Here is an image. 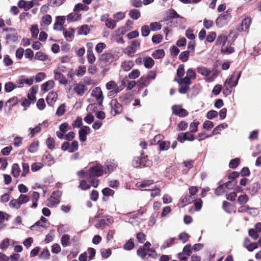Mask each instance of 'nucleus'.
Masks as SVG:
<instances>
[{"instance_id": "8", "label": "nucleus", "mask_w": 261, "mask_h": 261, "mask_svg": "<svg viewBox=\"0 0 261 261\" xmlns=\"http://www.w3.org/2000/svg\"><path fill=\"white\" fill-rule=\"evenodd\" d=\"M61 148L64 151H68L72 153L78 150L79 144L77 141H73L71 144L68 142H65L62 144Z\"/></svg>"}, {"instance_id": "42", "label": "nucleus", "mask_w": 261, "mask_h": 261, "mask_svg": "<svg viewBox=\"0 0 261 261\" xmlns=\"http://www.w3.org/2000/svg\"><path fill=\"white\" fill-rule=\"evenodd\" d=\"M129 15L132 18L137 20L140 17V13L138 10L133 9L129 11Z\"/></svg>"}, {"instance_id": "24", "label": "nucleus", "mask_w": 261, "mask_h": 261, "mask_svg": "<svg viewBox=\"0 0 261 261\" xmlns=\"http://www.w3.org/2000/svg\"><path fill=\"white\" fill-rule=\"evenodd\" d=\"M101 59L106 62L112 63L114 60V56L111 53H106L101 55Z\"/></svg>"}, {"instance_id": "40", "label": "nucleus", "mask_w": 261, "mask_h": 261, "mask_svg": "<svg viewBox=\"0 0 261 261\" xmlns=\"http://www.w3.org/2000/svg\"><path fill=\"white\" fill-rule=\"evenodd\" d=\"M9 206L10 207L18 210L20 208L21 205L18 200V199H13L11 200L9 203Z\"/></svg>"}, {"instance_id": "37", "label": "nucleus", "mask_w": 261, "mask_h": 261, "mask_svg": "<svg viewBox=\"0 0 261 261\" xmlns=\"http://www.w3.org/2000/svg\"><path fill=\"white\" fill-rule=\"evenodd\" d=\"M17 87L18 86L14 85L12 82H7L5 85V91L6 92H10Z\"/></svg>"}, {"instance_id": "10", "label": "nucleus", "mask_w": 261, "mask_h": 261, "mask_svg": "<svg viewBox=\"0 0 261 261\" xmlns=\"http://www.w3.org/2000/svg\"><path fill=\"white\" fill-rule=\"evenodd\" d=\"M172 112L174 114L180 117H184L188 115L186 109L182 108L180 105H174L172 107Z\"/></svg>"}, {"instance_id": "20", "label": "nucleus", "mask_w": 261, "mask_h": 261, "mask_svg": "<svg viewBox=\"0 0 261 261\" xmlns=\"http://www.w3.org/2000/svg\"><path fill=\"white\" fill-rule=\"evenodd\" d=\"M58 97V94L55 92H49L46 97V101L48 105L53 106L56 101Z\"/></svg>"}, {"instance_id": "38", "label": "nucleus", "mask_w": 261, "mask_h": 261, "mask_svg": "<svg viewBox=\"0 0 261 261\" xmlns=\"http://www.w3.org/2000/svg\"><path fill=\"white\" fill-rule=\"evenodd\" d=\"M165 56L164 50L163 49H158L154 51L152 56L154 59H161Z\"/></svg>"}, {"instance_id": "55", "label": "nucleus", "mask_w": 261, "mask_h": 261, "mask_svg": "<svg viewBox=\"0 0 261 261\" xmlns=\"http://www.w3.org/2000/svg\"><path fill=\"white\" fill-rule=\"evenodd\" d=\"M150 28L148 25H144L141 28V35L143 37H147L149 35Z\"/></svg>"}, {"instance_id": "17", "label": "nucleus", "mask_w": 261, "mask_h": 261, "mask_svg": "<svg viewBox=\"0 0 261 261\" xmlns=\"http://www.w3.org/2000/svg\"><path fill=\"white\" fill-rule=\"evenodd\" d=\"M92 96L95 97L99 102H102L103 100V96L102 91L100 87H95L92 91Z\"/></svg>"}, {"instance_id": "52", "label": "nucleus", "mask_w": 261, "mask_h": 261, "mask_svg": "<svg viewBox=\"0 0 261 261\" xmlns=\"http://www.w3.org/2000/svg\"><path fill=\"white\" fill-rule=\"evenodd\" d=\"M18 200L21 205L22 204H24L29 202L30 200V197L27 195L21 194L18 197Z\"/></svg>"}, {"instance_id": "7", "label": "nucleus", "mask_w": 261, "mask_h": 261, "mask_svg": "<svg viewBox=\"0 0 261 261\" xmlns=\"http://www.w3.org/2000/svg\"><path fill=\"white\" fill-rule=\"evenodd\" d=\"M136 186L141 190L149 191V189L155 188V184L152 180H144L136 183Z\"/></svg>"}, {"instance_id": "5", "label": "nucleus", "mask_w": 261, "mask_h": 261, "mask_svg": "<svg viewBox=\"0 0 261 261\" xmlns=\"http://www.w3.org/2000/svg\"><path fill=\"white\" fill-rule=\"evenodd\" d=\"M103 170L102 167L99 164L91 166L89 169V178H93L96 176H100L102 175Z\"/></svg>"}, {"instance_id": "54", "label": "nucleus", "mask_w": 261, "mask_h": 261, "mask_svg": "<svg viewBox=\"0 0 261 261\" xmlns=\"http://www.w3.org/2000/svg\"><path fill=\"white\" fill-rule=\"evenodd\" d=\"M46 145L49 149H53L55 147V141L53 138H48L46 141Z\"/></svg>"}, {"instance_id": "49", "label": "nucleus", "mask_w": 261, "mask_h": 261, "mask_svg": "<svg viewBox=\"0 0 261 261\" xmlns=\"http://www.w3.org/2000/svg\"><path fill=\"white\" fill-rule=\"evenodd\" d=\"M86 68L84 66H80L75 71V74L77 76H82L86 72Z\"/></svg>"}, {"instance_id": "33", "label": "nucleus", "mask_w": 261, "mask_h": 261, "mask_svg": "<svg viewBox=\"0 0 261 261\" xmlns=\"http://www.w3.org/2000/svg\"><path fill=\"white\" fill-rule=\"evenodd\" d=\"M222 52L226 54H231L234 51L233 47L228 44L222 45L221 47Z\"/></svg>"}, {"instance_id": "11", "label": "nucleus", "mask_w": 261, "mask_h": 261, "mask_svg": "<svg viewBox=\"0 0 261 261\" xmlns=\"http://www.w3.org/2000/svg\"><path fill=\"white\" fill-rule=\"evenodd\" d=\"M33 82L34 77L28 79L25 75H21L18 78L16 83L18 87H22L24 84L31 86L33 84Z\"/></svg>"}, {"instance_id": "30", "label": "nucleus", "mask_w": 261, "mask_h": 261, "mask_svg": "<svg viewBox=\"0 0 261 261\" xmlns=\"http://www.w3.org/2000/svg\"><path fill=\"white\" fill-rule=\"evenodd\" d=\"M20 169L18 164H14L12 167V174L14 177H18L20 175Z\"/></svg>"}, {"instance_id": "31", "label": "nucleus", "mask_w": 261, "mask_h": 261, "mask_svg": "<svg viewBox=\"0 0 261 261\" xmlns=\"http://www.w3.org/2000/svg\"><path fill=\"white\" fill-rule=\"evenodd\" d=\"M88 10V7L84 5L81 3H79L75 5L73 11L79 13L81 11H87Z\"/></svg>"}, {"instance_id": "63", "label": "nucleus", "mask_w": 261, "mask_h": 261, "mask_svg": "<svg viewBox=\"0 0 261 261\" xmlns=\"http://www.w3.org/2000/svg\"><path fill=\"white\" fill-rule=\"evenodd\" d=\"M106 25L109 29H113L116 25V21L110 19H107L106 20Z\"/></svg>"}, {"instance_id": "36", "label": "nucleus", "mask_w": 261, "mask_h": 261, "mask_svg": "<svg viewBox=\"0 0 261 261\" xmlns=\"http://www.w3.org/2000/svg\"><path fill=\"white\" fill-rule=\"evenodd\" d=\"M223 207L224 211L228 213H231L233 209L232 204L225 201L223 202Z\"/></svg>"}, {"instance_id": "1", "label": "nucleus", "mask_w": 261, "mask_h": 261, "mask_svg": "<svg viewBox=\"0 0 261 261\" xmlns=\"http://www.w3.org/2000/svg\"><path fill=\"white\" fill-rule=\"evenodd\" d=\"M231 9H228L217 18L215 23L218 28H221L228 23L231 18Z\"/></svg>"}, {"instance_id": "59", "label": "nucleus", "mask_w": 261, "mask_h": 261, "mask_svg": "<svg viewBox=\"0 0 261 261\" xmlns=\"http://www.w3.org/2000/svg\"><path fill=\"white\" fill-rule=\"evenodd\" d=\"M199 122L197 121L194 120L190 124V130L191 133H196L197 131V127Z\"/></svg>"}, {"instance_id": "64", "label": "nucleus", "mask_w": 261, "mask_h": 261, "mask_svg": "<svg viewBox=\"0 0 261 261\" xmlns=\"http://www.w3.org/2000/svg\"><path fill=\"white\" fill-rule=\"evenodd\" d=\"M60 130L63 132L64 134L66 133L68 130L71 129V127L69 125V124L67 122H64L62 123L59 126Z\"/></svg>"}, {"instance_id": "3", "label": "nucleus", "mask_w": 261, "mask_h": 261, "mask_svg": "<svg viewBox=\"0 0 261 261\" xmlns=\"http://www.w3.org/2000/svg\"><path fill=\"white\" fill-rule=\"evenodd\" d=\"M61 195L62 192L60 191L53 192L50 197L46 201V205L50 207L56 206L60 202Z\"/></svg>"}, {"instance_id": "23", "label": "nucleus", "mask_w": 261, "mask_h": 261, "mask_svg": "<svg viewBox=\"0 0 261 261\" xmlns=\"http://www.w3.org/2000/svg\"><path fill=\"white\" fill-rule=\"evenodd\" d=\"M194 199V197L192 196L186 195L185 197L181 200L180 202L178 204L179 207H184L185 205L191 203Z\"/></svg>"}, {"instance_id": "16", "label": "nucleus", "mask_w": 261, "mask_h": 261, "mask_svg": "<svg viewBox=\"0 0 261 261\" xmlns=\"http://www.w3.org/2000/svg\"><path fill=\"white\" fill-rule=\"evenodd\" d=\"M110 105L112 110L114 112V115L120 114L123 110L122 106L119 103L116 99L112 100Z\"/></svg>"}, {"instance_id": "39", "label": "nucleus", "mask_w": 261, "mask_h": 261, "mask_svg": "<svg viewBox=\"0 0 261 261\" xmlns=\"http://www.w3.org/2000/svg\"><path fill=\"white\" fill-rule=\"evenodd\" d=\"M89 32V29L87 25H83L79 29L78 31L79 35H87Z\"/></svg>"}, {"instance_id": "48", "label": "nucleus", "mask_w": 261, "mask_h": 261, "mask_svg": "<svg viewBox=\"0 0 261 261\" xmlns=\"http://www.w3.org/2000/svg\"><path fill=\"white\" fill-rule=\"evenodd\" d=\"M87 59L90 64L93 63L95 61V57L91 49L87 50Z\"/></svg>"}, {"instance_id": "26", "label": "nucleus", "mask_w": 261, "mask_h": 261, "mask_svg": "<svg viewBox=\"0 0 261 261\" xmlns=\"http://www.w3.org/2000/svg\"><path fill=\"white\" fill-rule=\"evenodd\" d=\"M144 66L147 68H151L154 64V60L150 57L143 58Z\"/></svg>"}, {"instance_id": "44", "label": "nucleus", "mask_w": 261, "mask_h": 261, "mask_svg": "<svg viewBox=\"0 0 261 261\" xmlns=\"http://www.w3.org/2000/svg\"><path fill=\"white\" fill-rule=\"evenodd\" d=\"M35 59L44 61L47 60L48 57L47 55H46L45 54H44L42 52L38 51L35 54Z\"/></svg>"}, {"instance_id": "43", "label": "nucleus", "mask_w": 261, "mask_h": 261, "mask_svg": "<svg viewBox=\"0 0 261 261\" xmlns=\"http://www.w3.org/2000/svg\"><path fill=\"white\" fill-rule=\"evenodd\" d=\"M149 191H151L150 196L154 198L157 196H159L161 193V189L159 187H157L155 185V188L149 189Z\"/></svg>"}, {"instance_id": "9", "label": "nucleus", "mask_w": 261, "mask_h": 261, "mask_svg": "<svg viewBox=\"0 0 261 261\" xmlns=\"http://www.w3.org/2000/svg\"><path fill=\"white\" fill-rule=\"evenodd\" d=\"M251 23V18L248 17H246L242 20L241 24L237 27L236 29L239 32L248 31Z\"/></svg>"}, {"instance_id": "28", "label": "nucleus", "mask_w": 261, "mask_h": 261, "mask_svg": "<svg viewBox=\"0 0 261 261\" xmlns=\"http://www.w3.org/2000/svg\"><path fill=\"white\" fill-rule=\"evenodd\" d=\"M40 197V194L37 192H33L32 195V201L33 204L31 206L32 208H36L37 206V201Z\"/></svg>"}, {"instance_id": "51", "label": "nucleus", "mask_w": 261, "mask_h": 261, "mask_svg": "<svg viewBox=\"0 0 261 261\" xmlns=\"http://www.w3.org/2000/svg\"><path fill=\"white\" fill-rule=\"evenodd\" d=\"M135 53L136 50L132 46H128L124 50V53L130 57H133Z\"/></svg>"}, {"instance_id": "2", "label": "nucleus", "mask_w": 261, "mask_h": 261, "mask_svg": "<svg viewBox=\"0 0 261 261\" xmlns=\"http://www.w3.org/2000/svg\"><path fill=\"white\" fill-rule=\"evenodd\" d=\"M197 72L205 77V81L211 82L217 76L215 70H210L204 66H200L197 68Z\"/></svg>"}, {"instance_id": "14", "label": "nucleus", "mask_w": 261, "mask_h": 261, "mask_svg": "<svg viewBox=\"0 0 261 261\" xmlns=\"http://www.w3.org/2000/svg\"><path fill=\"white\" fill-rule=\"evenodd\" d=\"M48 226V223L47 220L43 217H41L39 221H37L34 225H32L30 229L32 230H35L37 229L38 227H42L43 228H47Z\"/></svg>"}, {"instance_id": "57", "label": "nucleus", "mask_w": 261, "mask_h": 261, "mask_svg": "<svg viewBox=\"0 0 261 261\" xmlns=\"http://www.w3.org/2000/svg\"><path fill=\"white\" fill-rule=\"evenodd\" d=\"M134 243L133 241L130 239L124 244L123 248L126 250H130L134 247Z\"/></svg>"}, {"instance_id": "21", "label": "nucleus", "mask_w": 261, "mask_h": 261, "mask_svg": "<svg viewBox=\"0 0 261 261\" xmlns=\"http://www.w3.org/2000/svg\"><path fill=\"white\" fill-rule=\"evenodd\" d=\"M134 66L132 61H124L121 63V68L124 71H129Z\"/></svg>"}, {"instance_id": "47", "label": "nucleus", "mask_w": 261, "mask_h": 261, "mask_svg": "<svg viewBox=\"0 0 261 261\" xmlns=\"http://www.w3.org/2000/svg\"><path fill=\"white\" fill-rule=\"evenodd\" d=\"M86 87H88V85H91L92 84V80L88 76L84 77L79 82Z\"/></svg>"}, {"instance_id": "62", "label": "nucleus", "mask_w": 261, "mask_h": 261, "mask_svg": "<svg viewBox=\"0 0 261 261\" xmlns=\"http://www.w3.org/2000/svg\"><path fill=\"white\" fill-rule=\"evenodd\" d=\"M43 167V164L41 163H34L31 166V170L33 172H36L41 169Z\"/></svg>"}, {"instance_id": "41", "label": "nucleus", "mask_w": 261, "mask_h": 261, "mask_svg": "<svg viewBox=\"0 0 261 261\" xmlns=\"http://www.w3.org/2000/svg\"><path fill=\"white\" fill-rule=\"evenodd\" d=\"M228 126L226 123H222L216 127H215L213 130V135H217L219 133V132L222 129H225Z\"/></svg>"}, {"instance_id": "45", "label": "nucleus", "mask_w": 261, "mask_h": 261, "mask_svg": "<svg viewBox=\"0 0 261 261\" xmlns=\"http://www.w3.org/2000/svg\"><path fill=\"white\" fill-rule=\"evenodd\" d=\"M29 130L30 131V134L31 137H33L36 134L41 132V128L38 124L34 128H29Z\"/></svg>"}, {"instance_id": "61", "label": "nucleus", "mask_w": 261, "mask_h": 261, "mask_svg": "<svg viewBox=\"0 0 261 261\" xmlns=\"http://www.w3.org/2000/svg\"><path fill=\"white\" fill-rule=\"evenodd\" d=\"M31 32L33 38H36L37 37L39 30L37 25H33L31 28Z\"/></svg>"}, {"instance_id": "32", "label": "nucleus", "mask_w": 261, "mask_h": 261, "mask_svg": "<svg viewBox=\"0 0 261 261\" xmlns=\"http://www.w3.org/2000/svg\"><path fill=\"white\" fill-rule=\"evenodd\" d=\"M39 144L38 141L33 142L29 147L28 151L31 153H35L38 149Z\"/></svg>"}, {"instance_id": "22", "label": "nucleus", "mask_w": 261, "mask_h": 261, "mask_svg": "<svg viewBox=\"0 0 261 261\" xmlns=\"http://www.w3.org/2000/svg\"><path fill=\"white\" fill-rule=\"evenodd\" d=\"M43 161L46 164L49 166L54 164L55 163L54 158L48 152H46L43 155Z\"/></svg>"}, {"instance_id": "13", "label": "nucleus", "mask_w": 261, "mask_h": 261, "mask_svg": "<svg viewBox=\"0 0 261 261\" xmlns=\"http://www.w3.org/2000/svg\"><path fill=\"white\" fill-rule=\"evenodd\" d=\"M90 132L89 126H83L79 131V139L82 142H85L87 140V135Z\"/></svg>"}, {"instance_id": "35", "label": "nucleus", "mask_w": 261, "mask_h": 261, "mask_svg": "<svg viewBox=\"0 0 261 261\" xmlns=\"http://www.w3.org/2000/svg\"><path fill=\"white\" fill-rule=\"evenodd\" d=\"M227 39V37L225 35H219L216 40L217 45H225L226 41Z\"/></svg>"}, {"instance_id": "6", "label": "nucleus", "mask_w": 261, "mask_h": 261, "mask_svg": "<svg viewBox=\"0 0 261 261\" xmlns=\"http://www.w3.org/2000/svg\"><path fill=\"white\" fill-rule=\"evenodd\" d=\"M150 164V162L146 156L135 157L132 162V165L136 168L142 166H148Z\"/></svg>"}, {"instance_id": "34", "label": "nucleus", "mask_w": 261, "mask_h": 261, "mask_svg": "<svg viewBox=\"0 0 261 261\" xmlns=\"http://www.w3.org/2000/svg\"><path fill=\"white\" fill-rule=\"evenodd\" d=\"M249 210H253L256 211V208L250 207L248 205L245 204H242L241 206L238 208V212L239 213H248Z\"/></svg>"}, {"instance_id": "53", "label": "nucleus", "mask_w": 261, "mask_h": 261, "mask_svg": "<svg viewBox=\"0 0 261 261\" xmlns=\"http://www.w3.org/2000/svg\"><path fill=\"white\" fill-rule=\"evenodd\" d=\"M217 37L216 33L215 32H211L208 33V34L206 37V41L207 42H213Z\"/></svg>"}, {"instance_id": "18", "label": "nucleus", "mask_w": 261, "mask_h": 261, "mask_svg": "<svg viewBox=\"0 0 261 261\" xmlns=\"http://www.w3.org/2000/svg\"><path fill=\"white\" fill-rule=\"evenodd\" d=\"M55 74V80L58 81L59 83L62 85H66L68 83V80L66 77L61 73L58 70H55L54 71Z\"/></svg>"}, {"instance_id": "4", "label": "nucleus", "mask_w": 261, "mask_h": 261, "mask_svg": "<svg viewBox=\"0 0 261 261\" xmlns=\"http://www.w3.org/2000/svg\"><path fill=\"white\" fill-rule=\"evenodd\" d=\"M241 71L234 72L233 74L226 79L224 86L227 90L228 89L226 85L227 84L229 86V88L236 87L238 85V81L241 77Z\"/></svg>"}, {"instance_id": "50", "label": "nucleus", "mask_w": 261, "mask_h": 261, "mask_svg": "<svg viewBox=\"0 0 261 261\" xmlns=\"http://www.w3.org/2000/svg\"><path fill=\"white\" fill-rule=\"evenodd\" d=\"M190 51H184L181 52L179 56V59L183 62H187L189 58Z\"/></svg>"}, {"instance_id": "27", "label": "nucleus", "mask_w": 261, "mask_h": 261, "mask_svg": "<svg viewBox=\"0 0 261 261\" xmlns=\"http://www.w3.org/2000/svg\"><path fill=\"white\" fill-rule=\"evenodd\" d=\"M70 237L69 235L67 234L63 235L61 238V243L62 246L63 247L68 246L70 244Z\"/></svg>"}, {"instance_id": "60", "label": "nucleus", "mask_w": 261, "mask_h": 261, "mask_svg": "<svg viewBox=\"0 0 261 261\" xmlns=\"http://www.w3.org/2000/svg\"><path fill=\"white\" fill-rule=\"evenodd\" d=\"M249 199L247 195H242L239 196L238 198V201L241 205L246 204Z\"/></svg>"}, {"instance_id": "29", "label": "nucleus", "mask_w": 261, "mask_h": 261, "mask_svg": "<svg viewBox=\"0 0 261 261\" xmlns=\"http://www.w3.org/2000/svg\"><path fill=\"white\" fill-rule=\"evenodd\" d=\"M106 89L108 90H119L118 88V85L114 81H111L108 82L106 85Z\"/></svg>"}, {"instance_id": "15", "label": "nucleus", "mask_w": 261, "mask_h": 261, "mask_svg": "<svg viewBox=\"0 0 261 261\" xmlns=\"http://www.w3.org/2000/svg\"><path fill=\"white\" fill-rule=\"evenodd\" d=\"M64 37L67 41H71L74 37L75 30L73 28L63 29L62 30Z\"/></svg>"}, {"instance_id": "58", "label": "nucleus", "mask_w": 261, "mask_h": 261, "mask_svg": "<svg viewBox=\"0 0 261 261\" xmlns=\"http://www.w3.org/2000/svg\"><path fill=\"white\" fill-rule=\"evenodd\" d=\"M150 27L151 31H156L161 29L162 25L159 22H154L150 23Z\"/></svg>"}, {"instance_id": "56", "label": "nucleus", "mask_w": 261, "mask_h": 261, "mask_svg": "<svg viewBox=\"0 0 261 261\" xmlns=\"http://www.w3.org/2000/svg\"><path fill=\"white\" fill-rule=\"evenodd\" d=\"M140 72L138 69L133 70L128 75L130 79H135L140 76Z\"/></svg>"}, {"instance_id": "46", "label": "nucleus", "mask_w": 261, "mask_h": 261, "mask_svg": "<svg viewBox=\"0 0 261 261\" xmlns=\"http://www.w3.org/2000/svg\"><path fill=\"white\" fill-rule=\"evenodd\" d=\"M22 172L21 173V176L25 177L30 171V166L28 163H22Z\"/></svg>"}, {"instance_id": "25", "label": "nucleus", "mask_w": 261, "mask_h": 261, "mask_svg": "<svg viewBox=\"0 0 261 261\" xmlns=\"http://www.w3.org/2000/svg\"><path fill=\"white\" fill-rule=\"evenodd\" d=\"M55 85V83L53 80H49L44 83L41 86V89L47 92L52 89Z\"/></svg>"}, {"instance_id": "19", "label": "nucleus", "mask_w": 261, "mask_h": 261, "mask_svg": "<svg viewBox=\"0 0 261 261\" xmlns=\"http://www.w3.org/2000/svg\"><path fill=\"white\" fill-rule=\"evenodd\" d=\"M81 19V15L74 11H73L72 12L69 13L66 16V19L68 22L77 21L80 20Z\"/></svg>"}, {"instance_id": "12", "label": "nucleus", "mask_w": 261, "mask_h": 261, "mask_svg": "<svg viewBox=\"0 0 261 261\" xmlns=\"http://www.w3.org/2000/svg\"><path fill=\"white\" fill-rule=\"evenodd\" d=\"M87 90L88 87H86L80 83L75 84L73 89V92L79 96H83Z\"/></svg>"}]
</instances>
